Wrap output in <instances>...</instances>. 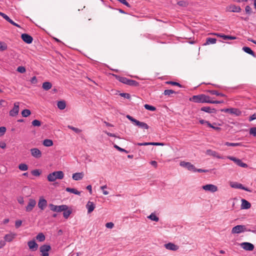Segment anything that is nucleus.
<instances>
[{"label": "nucleus", "mask_w": 256, "mask_h": 256, "mask_svg": "<svg viewBox=\"0 0 256 256\" xmlns=\"http://www.w3.org/2000/svg\"><path fill=\"white\" fill-rule=\"evenodd\" d=\"M47 201L43 197H40L38 202V206L41 210H44L47 206Z\"/></svg>", "instance_id": "dca6fc26"}, {"label": "nucleus", "mask_w": 256, "mask_h": 256, "mask_svg": "<svg viewBox=\"0 0 256 256\" xmlns=\"http://www.w3.org/2000/svg\"><path fill=\"white\" fill-rule=\"evenodd\" d=\"M242 50L246 53L252 55L254 57H256L255 53L249 47L244 46L242 48Z\"/></svg>", "instance_id": "cd10ccee"}, {"label": "nucleus", "mask_w": 256, "mask_h": 256, "mask_svg": "<svg viewBox=\"0 0 256 256\" xmlns=\"http://www.w3.org/2000/svg\"><path fill=\"white\" fill-rule=\"evenodd\" d=\"M209 99H210V96H206L204 94H202L194 96L192 98H190V100L197 103H208Z\"/></svg>", "instance_id": "7ed1b4c3"}, {"label": "nucleus", "mask_w": 256, "mask_h": 256, "mask_svg": "<svg viewBox=\"0 0 256 256\" xmlns=\"http://www.w3.org/2000/svg\"><path fill=\"white\" fill-rule=\"evenodd\" d=\"M63 212V216L66 219H68L70 214L72 213V209H68V208H66V210H64Z\"/></svg>", "instance_id": "c85d7f7f"}, {"label": "nucleus", "mask_w": 256, "mask_h": 256, "mask_svg": "<svg viewBox=\"0 0 256 256\" xmlns=\"http://www.w3.org/2000/svg\"><path fill=\"white\" fill-rule=\"evenodd\" d=\"M241 247L246 250L252 251L254 249V246L253 244L248 242H244L240 244Z\"/></svg>", "instance_id": "9b49d317"}, {"label": "nucleus", "mask_w": 256, "mask_h": 256, "mask_svg": "<svg viewBox=\"0 0 256 256\" xmlns=\"http://www.w3.org/2000/svg\"><path fill=\"white\" fill-rule=\"evenodd\" d=\"M16 234L14 233L10 232L6 234L4 236V242H10L16 238Z\"/></svg>", "instance_id": "aec40b11"}, {"label": "nucleus", "mask_w": 256, "mask_h": 256, "mask_svg": "<svg viewBox=\"0 0 256 256\" xmlns=\"http://www.w3.org/2000/svg\"><path fill=\"white\" fill-rule=\"evenodd\" d=\"M114 148H116L117 150H118L120 152H124L126 153H128V152L125 149L121 148H120V146H117L116 144H114Z\"/></svg>", "instance_id": "3c124183"}, {"label": "nucleus", "mask_w": 256, "mask_h": 256, "mask_svg": "<svg viewBox=\"0 0 256 256\" xmlns=\"http://www.w3.org/2000/svg\"><path fill=\"white\" fill-rule=\"evenodd\" d=\"M51 248L50 245L44 244L40 247V252L42 253L48 252L50 250Z\"/></svg>", "instance_id": "bb28decb"}, {"label": "nucleus", "mask_w": 256, "mask_h": 256, "mask_svg": "<svg viewBox=\"0 0 256 256\" xmlns=\"http://www.w3.org/2000/svg\"><path fill=\"white\" fill-rule=\"evenodd\" d=\"M120 95L127 99H130V95L128 93H120Z\"/></svg>", "instance_id": "4d7b16f0"}, {"label": "nucleus", "mask_w": 256, "mask_h": 256, "mask_svg": "<svg viewBox=\"0 0 256 256\" xmlns=\"http://www.w3.org/2000/svg\"><path fill=\"white\" fill-rule=\"evenodd\" d=\"M19 112V102H16L14 104V108L10 111V115L14 116L18 114Z\"/></svg>", "instance_id": "f8f14e48"}, {"label": "nucleus", "mask_w": 256, "mask_h": 256, "mask_svg": "<svg viewBox=\"0 0 256 256\" xmlns=\"http://www.w3.org/2000/svg\"><path fill=\"white\" fill-rule=\"evenodd\" d=\"M226 10L228 12H240L241 11V8L240 6H236L234 4H231L228 6Z\"/></svg>", "instance_id": "ddd939ff"}, {"label": "nucleus", "mask_w": 256, "mask_h": 256, "mask_svg": "<svg viewBox=\"0 0 256 256\" xmlns=\"http://www.w3.org/2000/svg\"><path fill=\"white\" fill-rule=\"evenodd\" d=\"M114 226V224L112 222H108L106 224V226L108 228H112Z\"/></svg>", "instance_id": "0e129e2a"}, {"label": "nucleus", "mask_w": 256, "mask_h": 256, "mask_svg": "<svg viewBox=\"0 0 256 256\" xmlns=\"http://www.w3.org/2000/svg\"><path fill=\"white\" fill-rule=\"evenodd\" d=\"M68 128L72 130L73 131H74L76 133V134H79L81 132H82V130L78 128H75V127H74L72 126H68Z\"/></svg>", "instance_id": "c03bdc74"}, {"label": "nucleus", "mask_w": 256, "mask_h": 256, "mask_svg": "<svg viewBox=\"0 0 256 256\" xmlns=\"http://www.w3.org/2000/svg\"><path fill=\"white\" fill-rule=\"evenodd\" d=\"M84 176L83 172H76L72 174V178L75 180H82Z\"/></svg>", "instance_id": "b1692460"}, {"label": "nucleus", "mask_w": 256, "mask_h": 256, "mask_svg": "<svg viewBox=\"0 0 256 256\" xmlns=\"http://www.w3.org/2000/svg\"><path fill=\"white\" fill-rule=\"evenodd\" d=\"M30 152L32 156L36 158H39L42 156V152L38 148H31Z\"/></svg>", "instance_id": "9d476101"}, {"label": "nucleus", "mask_w": 256, "mask_h": 256, "mask_svg": "<svg viewBox=\"0 0 256 256\" xmlns=\"http://www.w3.org/2000/svg\"><path fill=\"white\" fill-rule=\"evenodd\" d=\"M57 106L60 110H62L66 108V104L64 101L61 100L58 102Z\"/></svg>", "instance_id": "473e14b6"}, {"label": "nucleus", "mask_w": 256, "mask_h": 256, "mask_svg": "<svg viewBox=\"0 0 256 256\" xmlns=\"http://www.w3.org/2000/svg\"><path fill=\"white\" fill-rule=\"evenodd\" d=\"M64 177V174L62 171H56L48 175L47 178L48 182H54L56 179L62 180Z\"/></svg>", "instance_id": "f03ea898"}, {"label": "nucleus", "mask_w": 256, "mask_h": 256, "mask_svg": "<svg viewBox=\"0 0 256 256\" xmlns=\"http://www.w3.org/2000/svg\"><path fill=\"white\" fill-rule=\"evenodd\" d=\"M178 4L181 6L186 7L188 3L186 1L182 0L178 2Z\"/></svg>", "instance_id": "603ef678"}, {"label": "nucleus", "mask_w": 256, "mask_h": 256, "mask_svg": "<svg viewBox=\"0 0 256 256\" xmlns=\"http://www.w3.org/2000/svg\"><path fill=\"white\" fill-rule=\"evenodd\" d=\"M114 76L117 80H118L119 82L123 84H126L130 86H139V83L134 80H130L127 78H126L117 75Z\"/></svg>", "instance_id": "f257e3e1"}, {"label": "nucleus", "mask_w": 256, "mask_h": 256, "mask_svg": "<svg viewBox=\"0 0 256 256\" xmlns=\"http://www.w3.org/2000/svg\"><path fill=\"white\" fill-rule=\"evenodd\" d=\"M134 124L144 129H148L149 128L148 126L146 123L140 122L138 120L136 121Z\"/></svg>", "instance_id": "a878e982"}, {"label": "nucleus", "mask_w": 256, "mask_h": 256, "mask_svg": "<svg viewBox=\"0 0 256 256\" xmlns=\"http://www.w3.org/2000/svg\"><path fill=\"white\" fill-rule=\"evenodd\" d=\"M164 246L168 250L176 251L178 249V246L172 242L164 244Z\"/></svg>", "instance_id": "6ab92c4d"}, {"label": "nucleus", "mask_w": 256, "mask_h": 256, "mask_svg": "<svg viewBox=\"0 0 256 256\" xmlns=\"http://www.w3.org/2000/svg\"><path fill=\"white\" fill-rule=\"evenodd\" d=\"M180 165L182 167L186 168L188 170L193 172L196 170V167L194 166L189 162H186L184 161L180 162Z\"/></svg>", "instance_id": "0eeeda50"}, {"label": "nucleus", "mask_w": 256, "mask_h": 256, "mask_svg": "<svg viewBox=\"0 0 256 256\" xmlns=\"http://www.w3.org/2000/svg\"><path fill=\"white\" fill-rule=\"evenodd\" d=\"M216 38H206V42L204 44V45L210 44H214L216 42Z\"/></svg>", "instance_id": "f704fd0d"}, {"label": "nucleus", "mask_w": 256, "mask_h": 256, "mask_svg": "<svg viewBox=\"0 0 256 256\" xmlns=\"http://www.w3.org/2000/svg\"><path fill=\"white\" fill-rule=\"evenodd\" d=\"M48 206L52 211L57 212H62L63 210H66V208H68V206L66 204L56 206L52 204H49Z\"/></svg>", "instance_id": "20e7f679"}, {"label": "nucleus", "mask_w": 256, "mask_h": 256, "mask_svg": "<svg viewBox=\"0 0 256 256\" xmlns=\"http://www.w3.org/2000/svg\"><path fill=\"white\" fill-rule=\"evenodd\" d=\"M148 218L154 222H158L159 220V218L154 213H152L148 216Z\"/></svg>", "instance_id": "e433bc0d"}, {"label": "nucleus", "mask_w": 256, "mask_h": 256, "mask_svg": "<svg viewBox=\"0 0 256 256\" xmlns=\"http://www.w3.org/2000/svg\"><path fill=\"white\" fill-rule=\"evenodd\" d=\"M28 245L30 249L32 250H36L38 248V244L34 240H30L28 242Z\"/></svg>", "instance_id": "5701e85b"}, {"label": "nucleus", "mask_w": 256, "mask_h": 256, "mask_svg": "<svg viewBox=\"0 0 256 256\" xmlns=\"http://www.w3.org/2000/svg\"><path fill=\"white\" fill-rule=\"evenodd\" d=\"M250 134L256 137V127H252L250 129Z\"/></svg>", "instance_id": "49530a36"}, {"label": "nucleus", "mask_w": 256, "mask_h": 256, "mask_svg": "<svg viewBox=\"0 0 256 256\" xmlns=\"http://www.w3.org/2000/svg\"><path fill=\"white\" fill-rule=\"evenodd\" d=\"M126 118L130 120L134 124L136 123V121L137 120L134 118H132V116H130V115H127L126 116Z\"/></svg>", "instance_id": "052dcab7"}, {"label": "nucleus", "mask_w": 256, "mask_h": 256, "mask_svg": "<svg viewBox=\"0 0 256 256\" xmlns=\"http://www.w3.org/2000/svg\"><path fill=\"white\" fill-rule=\"evenodd\" d=\"M200 110L202 111H204V112H208V113H209V114L216 113V109L212 108H211L210 106H204V107H202L200 108Z\"/></svg>", "instance_id": "393cba45"}, {"label": "nucleus", "mask_w": 256, "mask_h": 256, "mask_svg": "<svg viewBox=\"0 0 256 256\" xmlns=\"http://www.w3.org/2000/svg\"><path fill=\"white\" fill-rule=\"evenodd\" d=\"M32 125L34 126H40L41 125V122L37 120H34L32 122Z\"/></svg>", "instance_id": "de8ad7c7"}, {"label": "nucleus", "mask_w": 256, "mask_h": 256, "mask_svg": "<svg viewBox=\"0 0 256 256\" xmlns=\"http://www.w3.org/2000/svg\"><path fill=\"white\" fill-rule=\"evenodd\" d=\"M166 83L168 84H171L173 86H177L180 87L182 86L180 84H179L177 82H175L170 81V82H167Z\"/></svg>", "instance_id": "bf43d9fd"}, {"label": "nucleus", "mask_w": 256, "mask_h": 256, "mask_svg": "<svg viewBox=\"0 0 256 256\" xmlns=\"http://www.w3.org/2000/svg\"><path fill=\"white\" fill-rule=\"evenodd\" d=\"M208 126L210 127V128H212L213 129L216 130H220V127H217V126H213L210 123V124H208Z\"/></svg>", "instance_id": "69168bd1"}, {"label": "nucleus", "mask_w": 256, "mask_h": 256, "mask_svg": "<svg viewBox=\"0 0 256 256\" xmlns=\"http://www.w3.org/2000/svg\"><path fill=\"white\" fill-rule=\"evenodd\" d=\"M16 70L21 73V74H23V73H24L26 71V68L24 67V66H18V68H17V70Z\"/></svg>", "instance_id": "09e8293b"}, {"label": "nucleus", "mask_w": 256, "mask_h": 256, "mask_svg": "<svg viewBox=\"0 0 256 256\" xmlns=\"http://www.w3.org/2000/svg\"><path fill=\"white\" fill-rule=\"evenodd\" d=\"M21 38L24 42L28 44H31L33 40L32 37L27 34H22Z\"/></svg>", "instance_id": "4468645a"}, {"label": "nucleus", "mask_w": 256, "mask_h": 256, "mask_svg": "<svg viewBox=\"0 0 256 256\" xmlns=\"http://www.w3.org/2000/svg\"><path fill=\"white\" fill-rule=\"evenodd\" d=\"M206 154L207 155L212 156L214 158H222L219 154L218 152L214 150H207L206 152Z\"/></svg>", "instance_id": "f3484780"}, {"label": "nucleus", "mask_w": 256, "mask_h": 256, "mask_svg": "<svg viewBox=\"0 0 256 256\" xmlns=\"http://www.w3.org/2000/svg\"><path fill=\"white\" fill-rule=\"evenodd\" d=\"M225 145L227 146H242V144L240 142L233 143V142H226L225 143Z\"/></svg>", "instance_id": "79ce46f5"}, {"label": "nucleus", "mask_w": 256, "mask_h": 256, "mask_svg": "<svg viewBox=\"0 0 256 256\" xmlns=\"http://www.w3.org/2000/svg\"><path fill=\"white\" fill-rule=\"evenodd\" d=\"M202 188L206 191L214 192L218 191V187L212 184H208L202 186Z\"/></svg>", "instance_id": "1a4fd4ad"}, {"label": "nucleus", "mask_w": 256, "mask_h": 256, "mask_svg": "<svg viewBox=\"0 0 256 256\" xmlns=\"http://www.w3.org/2000/svg\"><path fill=\"white\" fill-rule=\"evenodd\" d=\"M18 168L22 171H26L28 170V166L25 164H20L18 165Z\"/></svg>", "instance_id": "4c0bfd02"}, {"label": "nucleus", "mask_w": 256, "mask_h": 256, "mask_svg": "<svg viewBox=\"0 0 256 256\" xmlns=\"http://www.w3.org/2000/svg\"><path fill=\"white\" fill-rule=\"evenodd\" d=\"M251 204L248 200L242 199V204H241V209L247 210L250 208Z\"/></svg>", "instance_id": "4be33fe9"}, {"label": "nucleus", "mask_w": 256, "mask_h": 256, "mask_svg": "<svg viewBox=\"0 0 256 256\" xmlns=\"http://www.w3.org/2000/svg\"><path fill=\"white\" fill-rule=\"evenodd\" d=\"M30 111L29 110L26 109L22 111V114L24 117H27L30 114Z\"/></svg>", "instance_id": "a19ab883"}, {"label": "nucleus", "mask_w": 256, "mask_h": 256, "mask_svg": "<svg viewBox=\"0 0 256 256\" xmlns=\"http://www.w3.org/2000/svg\"><path fill=\"white\" fill-rule=\"evenodd\" d=\"M32 174L34 176H38L40 174V172L39 170H34L31 172Z\"/></svg>", "instance_id": "8fccbe9b"}, {"label": "nucleus", "mask_w": 256, "mask_h": 256, "mask_svg": "<svg viewBox=\"0 0 256 256\" xmlns=\"http://www.w3.org/2000/svg\"><path fill=\"white\" fill-rule=\"evenodd\" d=\"M256 119V114H254L249 118V120L250 122Z\"/></svg>", "instance_id": "774afa93"}, {"label": "nucleus", "mask_w": 256, "mask_h": 256, "mask_svg": "<svg viewBox=\"0 0 256 256\" xmlns=\"http://www.w3.org/2000/svg\"><path fill=\"white\" fill-rule=\"evenodd\" d=\"M36 201L32 198H30L28 200V205L26 206V211L27 212H30L36 206Z\"/></svg>", "instance_id": "6e6552de"}, {"label": "nucleus", "mask_w": 256, "mask_h": 256, "mask_svg": "<svg viewBox=\"0 0 256 256\" xmlns=\"http://www.w3.org/2000/svg\"><path fill=\"white\" fill-rule=\"evenodd\" d=\"M228 158L229 160H232L238 166L244 168H248V166L246 164L243 162L241 160L235 157L232 156H228Z\"/></svg>", "instance_id": "423d86ee"}, {"label": "nucleus", "mask_w": 256, "mask_h": 256, "mask_svg": "<svg viewBox=\"0 0 256 256\" xmlns=\"http://www.w3.org/2000/svg\"><path fill=\"white\" fill-rule=\"evenodd\" d=\"M209 92L210 94H214V95H216V96H222V97L224 96V94H223L222 93H220V92H219L218 91L215 90H209Z\"/></svg>", "instance_id": "58836bf2"}, {"label": "nucleus", "mask_w": 256, "mask_h": 256, "mask_svg": "<svg viewBox=\"0 0 256 256\" xmlns=\"http://www.w3.org/2000/svg\"><path fill=\"white\" fill-rule=\"evenodd\" d=\"M217 36L220 37L222 38L224 40H236V38L234 36H226V35H224V34H217Z\"/></svg>", "instance_id": "c756f323"}, {"label": "nucleus", "mask_w": 256, "mask_h": 256, "mask_svg": "<svg viewBox=\"0 0 256 256\" xmlns=\"http://www.w3.org/2000/svg\"><path fill=\"white\" fill-rule=\"evenodd\" d=\"M22 224V221L20 220H16L15 222V226L16 228H18L21 226Z\"/></svg>", "instance_id": "13d9d810"}, {"label": "nucleus", "mask_w": 256, "mask_h": 256, "mask_svg": "<svg viewBox=\"0 0 256 256\" xmlns=\"http://www.w3.org/2000/svg\"><path fill=\"white\" fill-rule=\"evenodd\" d=\"M246 12L248 14L252 13V8L249 6H246L245 8Z\"/></svg>", "instance_id": "680f3d73"}, {"label": "nucleus", "mask_w": 256, "mask_h": 256, "mask_svg": "<svg viewBox=\"0 0 256 256\" xmlns=\"http://www.w3.org/2000/svg\"><path fill=\"white\" fill-rule=\"evenodd\" d=\"M36 240L40 242H42L45 240L46 237L43 233H39L36 236Z\"/></svg>", "instance_id": "c9c22d12"}, {"label": "nucleus", "mask_w": 256, "mask_h": 256, "mask_svg": "<svg viewBox=\"0 0 256 256\" xmlns=\"http://www.w3.org/2000/svg\"><path fill=\"white\" fill-rule=\"evenodd\" d=\"M6 128L4 126L0 127V136H4L6 132Z\"/></svg>", "instance_id": "6e6d98bb"}, {"label": "nucleus", "mask_w": 256, "mask_h": 256, "mask_svg": "<svg viewBox=\"0 0 256 256\" xmlns=\"http://www.w3.org/2000/svg\"><path fill=\"white\" fill-rule=\"evenodd\" d=\"M199 122L202 124H207L208 126V124H210V122H209L205 120H200Z\"/></svg>", "instance_id": "338daca9"}, {"label": "nucleus", "mask_w": 256, "mask_h": 256, "mask_svg": "<svg viewBox=\"0 0 256 256\" xmlns=\"http://www.w3.org/2000/svg\"><path fill=\"white\" fill-rule=\"evenodd\" d=\"M224 111L226 112H228L231 114H234L236 116H239L242 114L240 110L236 108H228L226 109Z\"/></svg>", "instance_id": "a211bd4d"}, {"label": "nucleus", "mask_w": 256, "mask_h": 256, "mask_svg": "<svg viewBox=\"0 0 256 256\" xmlns=\"http://www.w3.org/2000/svg\"><path fill=\"white\" fill-rule=\"evenodd\" d=\"M176 92L172 90H166L164 91V94L166 96H170L172 94H176Z\"/></svg>", "instance_id": "a18cd8bd"}, {"label": "nucleus", "mask_w": 256, "mask_h": 256, "mask_svg": "<svg viewBox=\"0 0 256 256\" xmlns=\"http://www.w3.org/2000/svg\"><path fill=\"white\" fill-rule=\"evenodd\" d=\"M246 231H248L246 230L245 226L237 225L234 226L232 230V234H240Z\"/></svg>", "instance_id": "39448f33"}, {"label": "nucleus", "mask_w": 256, "mask_h": 256, "mask_svg": "<svg viewBox=\"0 0 256 256\" xmlns=\"http://www.w3.org/2000/svg\"><path fill=\"white\" fill-rule=\"evenodd\" d=\"M144 107L146 110H150L152 112L155 111L156 110V108L154 106L148 104H144Z\"/></svg>", "instance_id": "ea45409f"}, {"label": "nucleus", "mask_w": 256, "mask_h": 256, "mask_svg": "<svg viewBox=\"0 0 256 256\" xmlns=\"http://www.w3.org/2000/svg\"><path fill=\"white\" fill-rule=\"evenodd\" d=\"M135 144L139 146H150V145H152V142H138V143Z\"/></svg>", "instance_id": "864d4df0"}, {"label": "nucleus", "mask_w": 256, "mask_h": 256, "mask_svg": "<svg viewBox=\"0 0 256 256\" xmlns=\"http://www.w3.org/2000/svg\"><path fill=\"white\" fill-rule=\"evenodd\" d=\"M230 186L232 188H233L242 189L246 192H251L250 190L248 188L244 186L238 182H232L230 184Z\"/></svg>", "instance_id": "2eb2a0df"}, {"label": "nucleus", "mask_w": 256, "mask_h": 256, "mask_svg": "<svg viewBox=\"0 0 256 256\" xmlns=\"http://www.w3.org/2000/svg\"><path fill=\"white\" fill-rule=\"evenodd\" d=\"M52 84L50 82H44L42 84V88L46 90H49L50 89L52 88Z\"/></svg>", "instance_id": "2f4dec72"}, {"label": "nucleus", "mask_w": 256, "mask_h": 256, "mask_svg": "<svg viewBox=\"0 0 256 256\" xmlns=\"http://www.w3.org/2000/svg\"><path fill=\"white\" fill-rule=\"evenodd\" d=\"M42 144L44 146L49 147L53 145L54 143L52 140L45 139L42 142Z\"/></svg>", "instance_id": "7c9ffc66"}, {"label": "nucleus", "mask_w": 256, "mask_h": 256, "mask_svg": "<svg viewBox=\"0 0 256 256\" xmlns=\"http://www.w3.org/2000/svg\"><path fill=\"white\" fill-rule=\"evenodd\" d=\"M7 48H8L7 44L5 42H0V50H1V51L5 50L7 49Z\"/></svg>", "instance_id": "37998d69"}, {"label": "nucleus", "mask_w": 256, "mask_h": 256, "mask_svg": "<svg viewBox=\"0 0 256 256\" xmlns=\"http://www.w3.org/2000/svg\"><path fill=\"white\" fill-rule=\"evenodd\" d=\"M96 206L94 204L90 201H88L86 204V208L88 210V214L91 213L95 208Z\"/></svg>", "instance_id": "412c9836"}, {"label": "nucleus", "mask_w": 256, "mask_h": 256, "mask_svg": "<svg viewBox=\"0 0 256 256\" xmlns=\"http://www.w3.org/2000/svg\"><path fill=\"white\" fill-rule=\"evenodd\" d=\"M6 21H8V22H9L10 24H12L13 26H14L18 28H20V26L19 24H18L16 23L15 22H14L12 20H11L9 17H8V20H6Z\"/></svg>", "instance_id": "5fc2aeb1"}, {"label": "nucleus", "mask_w": 256, "mask_h": 256, "mask_svg": "<svg viewBox=\"0 0 256 256\" xmlns=\"http://www.w3.org/2000/svg\"><path fill=\"white\" fill-rule=\"evenodd\" d=\"M208 172V170H203V169H200V168H199V169H197L196 168V170L194 171V172Z\"/></svg>", "instance_id": "e2e57ef3"}, {"label": "nucleus", "mask_w": 256, "mask_h": 256, "mask_svg": "<svg viewBox=\"0 0 256 256\" xmlns=\"http://www.w3.org/2000/svg\"><path fill=\"white\" fill-rule=\"evenodd\" d=\"M66 190L68 192H70L77 195H80V192L74 188H66Z\"/></svg>", "instance_id": "72a5a7b5"}]
</instances>
